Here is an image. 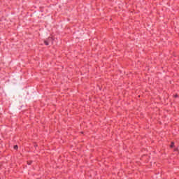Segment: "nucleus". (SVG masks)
<instances>
[{"label":"nucleus","mask_w":179,"mask_h":179,"mask_svg":"<svg viewBox=\"0 0 179 179\" xmlns=\"http://www.w3.org/2000/svg\"><path fill=\"white\" fill-rule=\"evenodd\" d=\"M14 149H15V150L17 149V145H15V146H14Z\"/></svg>","instance_id":"7ed1b4c3"},{"label":"nucleus","mask_w":179,"mask_h":179,"mask_svg":"<svg viewBox=\"0 0 179 179\" xmlns=\"http://www.w3.org/2000/svg\"><path fill=\"white\" fill-rule=\"evenodd\" d=\"M175 97H178V95H175Z\"/></svg>","instance_id":"39448f33"},{"label":"nucleus","mask_w":179,"mask_h":179,"mask_svg":"<svg viewBox=\"0 0 179 179\" xmlns=\"http://www.w3.org/2000/svg\"><path fill=\"white\" fill-rule=\"evenodd\" d=\"M174 146V143H171V148H173Z\"/></svg>","instance_id":"f03ea898"},{"label":"nucleus","mask_w":179,"mask_h":179,"mask_svg":"<svg viewBox=\"0 0 179 179\" xmlns=\"http://www.w3.org/2000/svg\"><path fill=\"white\" fill-rule=\"evenodd\" d=\"M44 43L45 44V45H48V44H50V43H48V41H44Z\"/></svg>","instance_id":"f257e3e1"},{"label":"nucleus","mask_w":179,"mask_h":179,"mask_svg":"<svg viewBox=\"0 0 179 179\" xmlns=\"http://www.w3.org/2000/svg\"><path fill=\"white\" fill-rule=\"evenodd\" d=\"M28 164H31V162H28Z\"/></svg>","instance_id":"20e7f679"}]
</instances>
